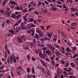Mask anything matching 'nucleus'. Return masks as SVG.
Returning <instances> with one entry per match:
<instances>
[{
  "mask_svg": "<svg viewBox=\"0 0 78 78\" xmlns=\"http://www.w3.org/2000/svg\"><path fill=\"white\" fill-rule=\"evenodd\" d=\"M40 61L41 62L43 66H44V67L47 69V65L46 64V63L42 60H40Z\"/></svg>",
  "mask_w": 78,
  "mask_h": 78,
  "instance_id": "obj_1",
  "label": "nucleus"
},
{
  "mask_svg": "<svg viewBox=\"0 0 78 78\" xmlns=\"http://www.w3.org/2000/svg\"><path fill=\"white\" fill-rule=\"evenodd\" d=\"M57 72L58 74H62L63 72V70L60 69L59 68H58L57 69Z\"/></svg>",
  "mask_w": 78,
  "mask_h": 78,
  "instance_id": "obj_2",
  "label": "nucleus"
},
{
  "mask_svg": "<svg viewBox=\"0 0 78 78\" xmlns=\"http://www.w3.org/2000/svg\"><path fill=\"white\" fill-rule=\"evenodd\" d=\"M5 48L6 51H7L8 54L10 55V54H11V52H10V51H9V50L8 48V47H7V44H5Z\"/></svg>",
  "mask_w": 78,
  "mask_h": 78,
  "instance_id": "obj_3",
  "label": "nucleus"
},
{
  "mask_svg": "<svg viewBox=\"0 0 78 78\" xmlns=\"http://www.w3.org/2000/svg\"><path fill=\"white\" fill-rule=\"evenodd\" d=\"M63 68V69L65 72H69V71H70L71 70H72V69H71V67H70V68Z\"/></svg>",
  "mask_w": 78,
  "mask_h": 78,
  "instance_id": "obj_4",
  "label": "nucleus"
},
{
  "mask_svg": "<svg viewBox=\"0 0 78 78\" xmlns=\"http://www.w3.org/2000/svg\"><path fill=\"white\" fill-rule=\"evenodd\" d=\"M9 3L10 4H11V5H16V2L13 0H10Z\"/></svg>",
  "mask_w": 78,
  "mask_h": 78,
  "instance_id": "obj_5",
  "label": "nucleus"
},
{
  "mask_svg": "<svg viewBox=\"0 0 78 78\" xmlns=\"http://www.w3.org/2000/svg\"><path fill=\"white\" fill-rule=\"evenodd\" d=\"M39 55L40 58H42V59H45V57L43 53H40L39 54Z\"/></svg>",
  "mask_w": 78,
  "mask_h": 78,
  "instance_id": "obj_6",
  "label": "nucleus"
},
{
  "mask_svg": "<svg viewBox=\"0 0 78 78\" xmlns=\"http://www.w3.org/2000/svg\"><path fill=\"white\" fill-rule=\"evenodd\" d=\"M61 34L63 37H66L67 35L66 34V32H62V31H61Z\"/></svg>",
  "mask_w": 78,
  "mask_h": 78,
  "instance_id": "obj_7",
  "label": "nucleus"
},
{
  "mask_svg": "<svg viewBox=\"0 0 78 78\" xmlns=\"http://www.w3.org/2000/svg\"><path fill=\"white\" fill-rule=\"evenodd\" d=\"M45 52L48 56H49V55H50V54L51 55H52V53H51V52L49 50H46L45 51Z\"/></svg>",
  "mask_w": 78,
  "mask_h": 78,
  "instance_id": "obj_8",
  "label": "nucleus"
},
{
  "mask_svg": "<svg viewBox=\"0 0 78 78\" xmlns=\"http://www.w3.org/2000/svg\"><path fill=\"white\" fill-rule=\"evenodd\" d=\"M47 46L49 47V48H50L51 50H55V48L54 47H52V46L50 45L49 44H47Z\"/></svg>",
  "mask_w": 78,
  "mask_h": 78,
  "instance_id": "obj_9",
  "label": "nucleus"
},
{
  "mask_svg": "<svg viewBox=\"0 0 78 78\" xmlns=\"http://www.w3.org/2000/svg\"><path fill=\"white\" fill-rule=\"evenodd\" d=\"M11 13H12V11H10L9 12H6L5 14L7 15V17H9L10 15L11 14Z\"/></svg>",
  "mask_w": 78,
  "mask_h": 78,
  "instance_id": "obj_10",
  "label": "nucleus"
},
{
  "mask_svg": "<svg viewBox=\"0 0 78 78\" xmlns=\"http://www.w3.org/2000/svg\"><path fill=\"white\" fill-rule=\"evenodd\" d=\"M17 39L18 42H20V43H22V42H23V40L20 37H17Z\"/></svg>",
  "mask_w": 78,
  "mask_h": 78,
  "instance_id": "obj_11",
  "label": "nucleus"
},
{
  "mask_svg": "<svg viewBox=\"0 0 78 78\" xmlns=\"http://www.w3.org/2000/svg\"><path fill=\"white\" fill-rule=\"evenodd\" d=\"M9 32L10 33H11L12 34H15V32H14V31L12 30H11L9 29Z\"/></svg>",
  "mask_w": 78,
  "mask_h": 78,
  "instance_id": "obj_12",
  "label": "nucleus"
},
{
  "mask_svg": "<svg viewBox=\"0 0 78 78\" xmlns=\"http://www.w3.org/2000/svg\"><path fill=\"white\" fill-rule=\"evenodd\" d=\"M72 48H73V51H75V50H76V47L75 46L74 47H71Z\"/></svg>",
  "mask_w": 78,
  "mask_h": 78,
  "instance_id": "obj_13",
  "label": "nucleus"
},
{
  "mask_svg": "<svg viewBox=\"0 0 78 78\" xmlns=\"http://www.w3.org/2000/svg\"><path fill=\"white\" fill-rule=\"evenodd\" d=\"M29 25L31 26L32 28H33V27H36L35 25L32 23H30Z\"/></svg>",
  "mask_w": 78,
  "mask_h": 78,
  "instance_id": "obj_14",
  "label": "nucleus"
},
{
  "mask_svg": "<svg viewBox=\"0 0 78 78\" xmlns=\"http://www.w3.org/2000/svg\"><path fill=\"white\" fill-rule=\"evenodd\" d=\"M66 51L68 52H70V51H71V50H70V49L69 47H67L66 49Z\"/></svg>",
  "mask_w": 78,
  "mask_h": 78,
  "instance_id": "obj_15",
  "label": "nucleus"
},
{
  "mask_svg": "<svg viewBox=\"0 0 78 78\" xmlns=\"http://www.w3.org/2000/svg\"><path fill=\"white\" fill-rule=\"evenodd\" d=\"M50 9L52 10V11H55L57 10V9L55 7H51V9Z\"/></svg>",
  "mask_w": 78,
  "mask_h": 78,
  "instance_id": "obj_16",
  "label": "nucleus"
},
{
  "mask_svg": "<svg viewBox=\"0 0 78 78\" xmlns=\"http://www.w3.org/2000/svg\"><path fill=\"white\" fill-rule=\"evenodd\" d=\"M11 17H12V18L13 19H15V18H16V16L15 14L12 13V15L11 16Z\"/></svg>",
  "mask_w": 78,
  "mask_h": 78,
  "instance_id": "obj_17",
  "label": "nucleus"
},
{
  "mask_svg": "<svg viewBox=\"0 0 78 78\" xmlns=\"http://www.w3.org/2000/svg\"><path fill=\"white\" fill-rule=\"evenodd\" d=\"M21 39H22V40L23 41L24 39H25V35H22L21 36Z\"/></svg>",
  "mask_w": 78,
  "mask_h": 78,
  "instance_id": "obj_18",
  "label": "nucleus"
},
{
  "mask_svg": "<svg viewBox=\"0 0 78 78\" xmlns=\"http://www.w3.org/2000/svg\"><path fill=\"white\" fill-rule=\"evenodd\" d=\"M30 71H31V69L29 68H27V72L30 73Z\"/></svg>",
  "mask_w": 78,
  "mask_h": 78,
  "instance_id": "obj_19",
  "label": "nucleus"
},
{
  "mask_svg": "<svg viewBox=\"0 0 78 78\" xmlns=\"http://www.w3.org/2000/svg\"><path fill=\"white\" fill-rule=\"evenodd\" d=\"M35 38H36L37 39H39V35H38V34H35Z\"/></svg>",
  "mask_w": 78,
  "mask_h": 78,
  "instance_id": "obj_20",
  "label": "nucleus"
},
{
  "mask_svg": "<svg viewBox=\"0 0 78 78\" xmlns=\"http://www.w3.org/2000/svg\"><path fill=\"white\" fill-rule=\"evenodd\" d=\"M55 55H56L58 57H59V55H60V53L59 52L57 51L55 52Z\"/></svg>",
  "mask_w": 78,
  "mask_h": 78,
  "instance_id": "obj_21",
  "label": "nucleus"
},
{
  "mask_svg": "<svg viewBox=\"0 0 78 78\" xmlns=\"http://www.w3.org/2000/svg\"><path fill=\"white\" fill-rule=\"evenodd\" d=\"M55 47H56V48H58V49H59V48H60V47H59V45L55 44Z\"/></svg>",
  "mask_w": 78,
  "mask_h": 78,
  "instance_id": "obj_22",
  "label": "nucleus"
},
{
  "mask_svg": "<svg viewBox=\"0 0 78 78\" xmlns=\"http://www.w3.org/2000/svg\"><path fill=\"white\" fill-rule=\"evenodd\" d=\"M8 1V0H5L4 2H3V3H2V6L3 7H4V5L6 3V2Z\"/></svg>",
  "mask_w": 78,
  "mask_h": 78,
  "instance_id": "obj_23",
  "label": "nucleus"
},
{
  "mask_svg": "<svg viewBox=\"0 0 78 78\" xmlns=\"http://www.w3.org/2000/svg\"><path fill=\"white\" fill-rule=\"evenodd\" d=\"M30 56L29 55H27V60H30Z\"/></svg>",
  "mask_w": 78,
  "mask_h": 78,
  "instance_id": "obj_24",
  "label": "nucleus"
},
{
  "mask_svg": "<svg viewBox=\"0 0 78 78\" xmlns=\"http://www.w3.org/2000/svg\"><path fill=\"white\" fill-rule=\"evenodd\" d=\"M69 66V63L67 62L66 64V66H65V67H68Z\"/></svg>",
  "mask_w": 78,
  "mask_h": 78,
  "instance_id": "obj_25",
  "label": "nucleus"
},
{
  "mask_svg": "<svg viewBox=\"0 0 78 78\" xmlns=\"http://www.w3.org/2000/svg\"><path fill=\"white\" fill-rule=\"evenodd\" d=\"M44 40L45 41H47V40H48V41H50V39L48 37H44Z\"/></svg>",
  "mask_w": 78,
  "mask_h": 78,
  "instance_id": "obj_26",
  "label": "nucleus"
},
{
  "mask_svg": "<svg viewBox=\"0 0 78 78\" xmlns=\"http://www.w3.org/2000/svg\"><path fill=\"white\" fill-rule=\"evenodd\" d=\"M42 5V2L39 1L38 3V4L37 5V6L39 7V6H40V5Z\"/></svg>",
  "mask_w": 78,
  "mask_h": 78,
  "instance_id": "obj_27",
  "label": "nucleus"
},
{
  "mask_svg": "<svg viewBox=\"0 0 78 78\" xmlns=\"http://www.w3.org/2000/svg\"><path fill=\"white\" fill-rule=\"evenodd\" d=\"M21 29L23 30H25L26 29L25 27V26H21Z\"/></svg>",
  "mask_w": 78,
  "mask_h": 78,
  "instance_id": "obj_28",
  "label": "nucleus"
},
{
  "mask_svg": "<svg viewBox=\"0 0 78 78\" xmlns=\"http://www.w3.org/2000/svg\"><path fill=\"white\" fill-rule=\"evenodd\" d=\"M43 51H45V50H47V48L46 47H43Z\"/></svg>",
  "mask_w": 78,
  "mask_h": 78,
  "instance_id": "obj_29",
  "label": "nucleus"
},
{
  "mask_svg": "<svg viewBox=\"0 0 78 78\" xmlns=\"http://www.w3.org/2000/svg\"><path fill=\"white\" fill-rule=\"evenodd\" d=\"M74 64L73 63H70V66H71V67H74Z\"/></svg>",
  "mask_w": 78,
  "mask_h": 78,
  "instance_id": "obj_30",
  "label": "nucleus"
},
{
  "mask_svg": "<svg viewBox=\"0 0 78 78\" xmlns=\"http://www.w3.org/2000/svg\"><path fill=\"white\" fill-rule=\"evenodd\" d=\"M15 9H17L18 10H20V7L19 6H17V7L15 8Z\"/></svg>",
  "mask_w": 78,
  "mask_h": 78,
  "instance_id": "obj_31",
  "label": "nucleus"
},
{
  "mask_svg": "<svg viewBox=\"0 0 78 78\" xmlns=\"http://www.w3.org/2000/svg\"><path fill=\"white\" fill-rule=\"evenodd\" d=\"M65 77V76L63 75V74L60 75V76L59 78H64Z\"/></svg>",
  "mask_w": 78,
  "mask_h": 78,
  "instance_id": "obj_32",
  "label": "nucleus"
},
{
  "mask_svg": "<svg viewBox=\"0 0 78 78\" xmlns=\"http://www.w3.org/2000/svg\"><path fill=\"white\" fill-rule=\"evenodd\" d=\"M78 54H75L74 55V56L73 57V58H75L76 57H78Z\"/></svg>",
  "mask_w": 78,
  "mask_h": 78,
  "instance_id": "obj_33",
  "label": "nucleus"
},
{
  "mask_svg": "<svg viewBox=\"0 0 78 78\" xmlns=\"http://www.w3.org/2000/svg\"><path fill=\"white\" fill-rule=\"evenodd\" d=\"M34 72H35V71H34V68H32V73L33 74H34L35 73H34Z\"/></svg>",
  "mask_w": 78,
  "mask_h": 78,
  "instance_id": "obj_34",
  "label": "nucleus"
},
{
  "mask_svg": "<svg viewBox=\"0 0 78 78\" xmlns=\"http://www.w3.org/2000/svg\"><path fill=\"white\" fill-rule=\"evenodd\" d=\"M21 16V15H18L16 16V18L17 19H19L20 17Z\"/></svg>",
  "mask_w": 78,
  "mask_h": 78,
  "instance_id": "obj_35",
  "label": "nucleus"
},
{
  "mask_svg": "<svg viewBox=\"0 0 78 78\" xmlns=\"http://www.w3.org/2000/svg\"><path fill=\"white\" fill-rule=\"evenodd\" d=\"M4 68V65H3L0 68V70H2V69H3Z\"/></svg>",
  "mask_w": 78,
  "mask_h": 78,
  "instance_id": "obj_36",
  "label": "nucleus"
},
{
  "mask_svg": "<svg viewBox=\"0 0 78 78\" xmlns=\"http://www.w3.org/2000/svg\"><path fill=\"white\" fill-rule=\"evenodd\" d=\"M6 22L7 24L9 23V20L7 19L6 20Z\"/></svg>",
  "mask_w": 78,
  "mask_h": 78,
  "instance_id": "obj_37",
  "label": "nucleus"
},
{
  "mask_svg": "<svg viewBox=\"0 0 78 78\" xmlns=\"http://www.w3.org/2000/svg\"><path fill=\"white\" fill-rule=\"evenodd\" d=\"M51 27V25H49V26H48L46 28L47 30H48Z\"/></svg>",
  "mask_w": 78,
  "mask_h": 78,
  "instance_id": "obj_38",
  "label": "nucleus"
},
{
  "mask_svg": "<svg viewBox=\"0 0 78 78\" xmlns=\"http://www.w3.org/2000/svg\"><path fill=\"white\" fill-rule=\"evenodd\" d=\"M31 59L32 61H36V58H34V57L31 58Z\"/></svg>",
  "mask_w": 78,
  "mask_h": 78,
  "instance_id": "obj_39",
  "label": "nucleus"
},
{
  "mask_svg": "<svg viewBox=\"0 0 78 78\" xmlns=\"http://www.w3.org/2000/svg\"><path fill=\"white\" fill-rule=\"evenodd\" d=\"M5 22H3L2 25V27H4L5 26Z\"/></svg>",
  "mask_w": 78,
  "mask_h": 78,
  "instance_id": "obj_40",
  "label": "nucleus"
},
{
  "mask_svg": "<svg viewBox=\"0 0 78 78\" xmlns=\"http://www.w3.org/2000/svg\"><path fill=\"white\" fill-rule=\"evenodd\" d=\"M34 20V19H33V18H31L30 19V22H33Z\"/></svg>",
  "mask_w": 78,
  "mask_h": 78,
  "instance_id": "obj_41",
  "label": "nucleus"
},
{
  "mask_svg": "<svg viewBox=\"0 0 78 78\" xmlns=\"http://www.w3.org/2000/svg\"><path fill=\"white\" fill-rule=\"evenodd\" d=\"M0 11L1 13H4L5 12V11L4 10H0Z\"/></svg>",
  "mask_w": 78,
  "mask_h": 78,
  "instance_id": "obj_42",
  "label": "nucleus"
},
{
  "mask_svg": "<svg viewBox=\"0 0 78 78\" xmlns=\"http://www.w3.org/2000/svg\"><path fill=\"white\" fill-rule=\"evenodd\" d=\"M69 28H72L73 30H75L76 29V28L73 27H69Z\"/></svg>",
  "mask_w": 78,
  "mask_h": 78,
  "instance_id": "obj_43",
  "label": "nucleus"
},
{
  "mask_svg": "<svg viewBox=\"0 0 78 78\" xmlns=\"http://www.w3.org/2000/svg\"><path fill=\"white\" fill-rule=\"evenodd\" d=\"M34 9V8L33 7H31L29 9V11H31V9Z\"/></svg>",
  "mask_w": 78,
  "mask_h": 78,
  "instance_id": "obj_44",
  "label": "nucleus"
},
{
  "mask_svg": "<svg viewBox=\"0 0 78 78\" xmlns=\"http://www.w3.org/2000/svg\"><path fill=\"white\" fill-rule=\"evenodd\" d=\"M10 58L11 59V61H10V62H12V57H11V56H10Z\"/></svg>",
  "mask_w": 78,
  "mask_h": 78,
  "instance_id": "obj_45",
  "label": "nucleus"
},
{
  "mask_svg": "<svg viewBox=\"0 0 78 78\" xmlns=\"http://www.w3.org/2000/svg\"><path fill=\"white\" fill-rule=\"evenodd\" d=\"M24 50H29V48L28 47H25L24 48Z\"/></svg>",
  "mask_w": 78,
  "mask_h": 78,
  "instance_id": "obj_46",
  "label": "nucleus"
},
{
  "mask_svg": "<svg viewBox=\"0 0 78 78\" xmlns=\"http://www.w3.org/2000/svg\"><path fill=\"white\" fill-rule=\"evenodd\" d=\"M41 70H42V72H44V71H45V69H44V68L41 67Z\"/></svg>",
  "mask_w": 78,
  "mask_h": 78,
  "instance_id": "obj_47",
  "label": "nucleus"
},
{
  "mask_svg": "<svg viewBox=\"0 0 78 78\" xmlns=\"http://www.w3.org/2000/svg\"><path fill=\"white\" fill-rule=\"evenodd\" d=\"M44 2L45 3V4H46V5H48V3H49L48 2H47V1H44Z\"/></svg>",
  "mask_w": 78,
  "mask_h": 78,
  "instance_id": "obj_48",
  "label": "nucleus"
},
{
  "mask_svg": "<svg viewBox=\"0 0 78 78\" xmlns=\"http://www.w3.org/2000/svg\"><path fill=\"white\" fill-rule=\"evenodd\" d=\"M41 28L43 31H44V30H45V27H44V26H42L41 27Z\"/></svg>",
  "mask_w": 78,
  "mask_h": 78,
  "instance_id": "obj_49",
  "label": "nucleus"
},
{
  "mask_svg": "<svg viewBox=\"0 0 78 78\" xmlns=\"http://www.w3.org/2000/svg\"><path fill=\"white\" fill-rule=\"evenodd\" d=\"M61 63L62 64H65V61L64 60H62Z\"/></svg>",
  "mask_w": 78,
  "mask_h": 78,
  "instance_id": "obj_50",
  "label": "nucleus"
},
{
  "mask_svg": "<svg viewBox=\"0 0 78 78\" xmlns=\"http://www.w3.org/2000/svg\"><path fill=\"white\" fill-rule=\"evenodd\" d=\"M6 9H7V11L6 12H8V11H9V8L8 7H7L6 8Z\"/></svg>",
  "mask_w": 78,
  "mask_h": 78,
  "instance_id": "obj_51",
  "label": "nucleus"
},
{
  "mask_svg": "<svg viewBox=\"0 0 78 78\" xmlns=\"http://www.w3.org/2000/svg\"><path fill=\"white\" fill-rule=\"evenodd\" d=\"M72 24L73 25H74V26H75V27H76V25H77V24L76 23H72Z\"/></svg>",
  "mask_w": 78,
  "mask_h": 78,
  "instance_id": "obj_52",
  "label": "nucleus"
},
{
  "mask_svg": "<svg viewBox=\"0 0 78 78\" xmlns=\"http://www.w3.org/2000/svg\"><path fill=\"white\" fill-rule=\"evenodd\" d=\"M67 72H68V73H69V75H73V73H71V72H70V71H68Z\"/></svg>",
  "mask_w": 78,
  "mask_h": 78,
  "instance_id": "obj_53",
  "label": "nucleus"
},
{
  "mask_svg": "<svg viewBox=\"0 0 78 78\" xmlns=\"http://www.w3.org/2000/svg\"><path fill=\"white\" fill-rule=\"evenodd\" d=\"M13 62H16V58H13Z\"/></svg>",
  "mask_w": 78,
  "mask_h": 78,
  "instance_id": "obj_54",
  "label": "nucleus"
},
{
  "mask_svg": "<svg viewBox=\"0 0 78 78\" xmlns=\"http://www.w3.org/2000/svg\"><path fill=\"white\" fill-rule=\"evenodd\" d=\"M48 36L49 37H51V36H52L51 35V34L50 33H49L48 35Z\"/></svg>",
  "mask_w": 78,
  "mask_h": 78,
  "instance_id": "obj_55",
  "label": "nucleus"
},
{
  "mask_svg": "<svg viewBox=\"0 0 78 78\" xmlns=\"http://www.w3.org/2000/svg\"><path fill=\"white\" fill-rule=\"evenodd\" d=\"M49 70H48L47 71L46 73H47V74L48 75H49V74H50V73H49Z\"/></svg>",
  "mask_w": 78,
  "mask_h": 78,
  "instance_id": "obj_56",
  "label": "nucleus"
},
{
  "mask_svg": "<svg viewBox=\"0 0 78 78\" xmlns=\"http://www.w3.org/2000/svg\"><path fill=\"white\" fill-rule=\"evenodd\" d=\"M14 8V5H11L10 6V8L11 9H13Z\"/></svg>",
  "mask_w": 78,
  "mask_h": 78,
  "instance_id": "obj_57",
  "label": "nucleus"
},
{
  "mask_svg": "<svg viewBox=\"0 0 78 78\" xmlns=\"http://www.w3.org/2000/svg\"><path fill=\"white\" fill-rule=\"evenodd\" d=\"M11 56L12 57V59H15V58H15V56H14V55H11Z\"/></svg>",
  "mask_w": 78,
  "mask_h": 78,
  "instance_id": "obj_58",
  "label": "nucleus"
},
{
  "mask_svg": "<svg viewBox=\"0 0 78 78\" xmlns=\"http://www.w3.org/2000/svg\"><path fill=\"white\" fill-rule=\"evenodd\" d=\"M41 20H42L41 19H38L37 20V22H38L40 23L41 22Z\"/></svg>",
  "mask_w": 78,
  "mask_h": 78,
  "instance_id": "obj_59",
  "label": "nucleus"
},
{
  "mask_svg": "<svg viewBox=\"0 0 78 78\" xmlns=\"http://www.w3.org/2000/svg\"><path fill=\"white\" fill-rule=\"evenodd\" d=\"M65 9H64L63 10H64V11H69V9H68L67 8V7H66V8H65Z\"/></svg>",
  "mask_w": 78,
  "mask_h": 78,
  "instance_id": "obj_60",
  "label": "nucleus"
},
{
  "mask_svg": "<svg viewBox=\"0 0 78 78\" xmlns=\"http://www.w3.org/2000/svg\"><path fill=\"white\" fill-rule=\"evenodd\" d=\"M56 6H58V7H59L60 8H62L61 6V5H58V4H56Z\"/></svg>",
  "mask_w": 78,
  "mask_h": 78,
  "instance_id": "obj_61",
  "label": "nucleus"
},
{
  "mask_svg": "<svg viewBox=\"0 0 78 78\" xmlns=\"http://www.w3.org/2000/svg\"><path fill=\"white\" fill-rule=\"evenodd\" d=\"M63 73H64V74H65V75H67V73H66V72L65 71H63Z\"/></svg>",
  "mask_w": 78,
  "mask_h": 78,
  "instance_id": "obj_62",
  "label": "nucleus"
},
{
  "mask_svg": "<svg viewBox=\"0 0 78 78\" xmlns=\"http://www.w3.org/2000/svg\"><path fill=\"white\" fill-rule=\"evenodd\" d=\"M36 32L37 33H41V31H39V30H36Z\"/></svg>",
  "mask_w": 78,
  "mask_h": 78,
  "instance_id": "obj_63",
  "label": "nucleus"
},
{
  "mask_svg": "<svg viewBox=\"0 0 78 78\" xmlns=\"http://www.w3.org/2000/svg\"><path fill=\"white\" fill-rule=\"evenodd\" d=\"M46 61H50V59L49 58H46Z\"/></svg>",
  "mask_w": 78,
  "mask_h": 78,
  "instance_id": "obj_64",
  "label": "nucleus"
}]
</instances>
